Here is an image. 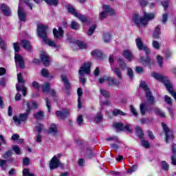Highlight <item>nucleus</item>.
Masks as SVG:
<instances>
[{"mask_svg": "<svg viewBox=\"0 0 176 176\" xmlns=\"http://www.w3.org/2000/svg\"><path fill=\"white\" fill-rule=\"evenodd\" d=\"M103 41L105 43H109V42H111V34L104 33Z\"/></svg>", "mask_w": 176, "mask_h": 176, "instance_id": "nucleus-34", "label": "nucleus"}, {"mask_svg": "<svg viewBox=\"0 0 176 176\" xmlns=\"http://www.w3.org/2000/svg\"><path fill=\"white\" fill-rule=\"evenodd\" d=\"M43 129V125L38 124L36 126V131H38V134H41Z\"/></svg>", "mask_w": 176, "mask_h": 176, "instance_id": "nucleus-55", "label": "nucleus"}, {"mask_svg": "<svg viewBox=\"0 0 176 176\" xmlns=\"http://www.w3.org/2000/svg\"><path fill=\"white\" fill-rule=\"evenodd\" d=\"M135 130L139 138L140 139L144 138V131H142V129L141 127L136 126L135 128Z\"/></svg>", "mask_w": 176, "mask_h": 176, "instance_id": "nucleus-27", "label": "nucleus"}, {"mask_svg": "<svg viewBox=\"0 0 176 176\" xmlns=\"http://www.w3.org/2000/svg\"><path fill=\"white\" fill-rule=\"evenodd\" d=\"M113 115L114 116H118V115H120L121 116H124V115H126V114L121 110L116 109L113 111Z\"/></svg>", "mask_w": 176, "mask_h": 176, "instance_id": "nucleus-37", "label": "nucleus"}, {"mask_svg": "<svg viewBox=\"0 0 176 176\" xmlns=\"http://www.w3.org/2000/svg\"><path fill=\"white\" fill-rule=\"evenodd\" d=\"M140 113L143 116L146 115V111H148V105H146V103H141L140 105Z\"/></svg>", "mask_w": 176, "mask_h": 176, "instance_id": "nucleus-22", "label": "nucleus"}, {"mask_svg": "<svg viewBox=\"0 0 176 176\" xmlns=\"http://www.w3.org/2000/svg\"><path fill=\"white\" fill-rule=\"evenodd\" d=\"M23 105H26V113H20L19 116H14L13 120L16 124V126H20L22 122H25L27 119H28V115H30V113L31 112V110L32 109L30 107V102L24 101Z\"/></svg>", "mask_w": 176, "mask_h": 176, "instance_id": "nucleus-3", "label": "nucleus"}, {"mask_svg": "<svg viewBox=\"0 0 176 176\" xmlns=\"http://www.w3.org/2000/svg\"><path fill=\"white\" fill-rule=\"evenodd\" d=\"M168 20V13L163 14L160 19V21L162 23V24H166Z\"/></svg>", "mask_w": 176, "mask_h": 176, "instance_id": "nucleus-36", "label": "nucleus"}, {"mask_svg": "<svg viewBox=\"0 0 176 176\" xmlns=\"http://www.w3.org/2000/svg\"><path fill=\"white\" fill-rule=\"evenodd\" d=\"M60 78L62 79V82H63L65 85L63 91H65L66 93H68V90H70L71 89V85L69 84V81H68V78L65 74L61 75Z\"/></svg>", "mask_w": 176, "mask_h": 176, "instance_id": "nucleus-12", "label": "nucleus"}, {"mask_svg": "<svg viewBox=\"0 0 176 176\" xmlns=\"http://www.w3.org/2000/svg\"><path fill=\"white\" fill-rule=\"evenodd\" d=\"M94 31H96V25H94L92 27L89 28V30L87 32V34L89 35V36H91V35L94 34Z\"/></svg>", "mask_w": 176, "mask_h": 176, "instance_id": "nucleus-41", "label": "nucleus"}, {"mask_svg": "<svg viewBox=\"0 0 176 176\" xmlns=\"http://www.w3.org/2000/svg\"><path fill=\"white\" fill-rule=\"evenodd\" d=\"M53 34L54 38H63V36H64V30L61 27H58V30L56 28H54Z\"/></svg>", "mask_w": 176, "mask_h": 176, "instance_id": "nucleus-17", "label": "nucleus"}, {"mask_svg": "<svg viewBox=\"0 0 176 176\" xmlns=\"http://www.w3.org/2000/svg\"><path fill=\"white\" fill-rule=\"evenodd\" d=\"M112 71L115 73V75L117 76L118 79H123V75H122V72L120 71V69H119V67H112Z\"/></svg>", "mask_w": 176, "mask_h": 176, "instance_id": "nucleus-25", "label": "nucleus"}, {"mask_svg": "<svg viewBox=\"0 0 176 176\" xmlns=\"http://www.w3.org/2000/svg\"><path fill=\"white\" fill-rule=\"evenodd\" d=\"M155 113H157L158 115H160V116H161L162 118H164L165 116L164 113H163V111H162L160 109H155Z\"/></svg>", "mask_w": 176, "mask_h": 176, "instance_id": "nucleus-58", "label": "nucleus"}, {"mask_svg": "<svg viewBox=\"0 0 176 176\" xmlns=\"http://www.w3.org/2000/svg\"><path fill=\"white\" fill-rule=\"evenodd\" d=\"M102 113L99 112L96 115L94 121L95 123H101V122H102Z\"/></svg>", "mask_w": 176, "mask_h": 176, "instance_id": "nucleus-29", "label": "nucleus"}, {"mask_svg": "<svg viewBox=\"0 0 176 176\" xmlns=\"http://www.w3.org/2000/svg\"><path fill=\"white\" fill-rule=\"evenodd\" d=\"M107 141H113L114 142H118V137L116 136H110L106 139Z\"/></svg>", "mask_w": 176, "mask_h": 176, "instance_id": "nucleus-61", "label": "nucleus"}, {"mask_svg": "<svg viewBox=\"0 0 176 176\" xmlns=\"http://www.w3.org/2000/svg\"><path fill=\"white\" fill-rule=\"evenodd\" d=\"M50 134H56L57 133V126L54 124H52L51 126L48 130Z\"/></svg>", "mask_w": 176, "mask_h": 176, "instance_id": "nucleus-33", "label": "nucleus"}, {"mask_svg": "<svg viewBox=\"0 0 176 176\" xmlns=\"http://www.w3.org/2000/svg\"><path fill=\"white\" fill-rule=\"evenodd\" d=\"M118 63L120 65V68L122 69V71H124V69H127V64L124 63V60L122 58H118Z\"/></svg>", "mask_w": 176, "mask_h": 176, "instance_id": "nucleus-24", "label": "nucleus"}, {"mask_svg": "<svg viewBox=\"0 0 176 176\" xmlns=\"http://www.w3.org/2000/svg\"><path fill=\"white\" fill-rule=\"evenodd\" d=\"M99 83L102 84L104 82H108V76H104L103 77L100 78L99 79Z\"/></svg>", "mask_w": 176, "mask_h": 176, "instance_id": "nucleus-60", "label": "nucleus"}, {"mask_svg": "<svg viewBox=\"0 0 176 176\" xmlns=\"http://www.w3.org/2000/svg\"><path fill=\"white\" fill-rule=\"evenodd\" d=\"M130 111L131 113H133V116H138V112L137 111V109L132 104L130 105Z\"/></svg>", "mask_w": 176, "mask_h": 176, "instance_id": "nucleus-46", "label": "nucleus"}, {"mask_svg": "<svg viewBox=\"0 0 176 176\" xmlns=\"http://www.w3.org/2000/svg\"><path fill=\"white\" fill-rule=\"evenodd\" d=\"M12 151H14L16 155H20L21 153V150H20V147L17 145L12 146Z\"/></svg>", "mask_w": 176, "mask_h": 176, "instance_id": "nucleus-43", "label": "nucleus"}, {"mask_svg": "<svg viewBox=\"0 0 176 176\" xmlns=\"http://www.w3.org/2000/svg\"><path fill=\"white\" fill-rule=\"evenodd\" d=\"M155 19V14L148 13L144 12L143 17H141L138 14L133 15V22L137 27H146L148 22Z\"/></svg>", "mask_w": 176, "mask_h": 176, "instance_id": "nucleus-1", "label": "nucleus"}, {"mask_svg": "<svg viewBox=\"0 0 176 176\" xmlns=\"http://www.w3.org/2000/svg\"><path fill=\"white\" fill-rule=\"evenodd\" d=\"M91 67V64L90 63H85L82 67H81L78 71V74L80 75L79 79L80 82L82 84L86 83V78L82 76L87 74L89 75L90 74V68Z\"/></svg>", "mask_w": 176, "mask_h": 176, "instance_id": "nucleus-5", "label": "nucleus"}, {"mask_svg": "<svg viewBox=\"0 0 176 176\" xmlns=\"http://www.w3.org/2000/svg\"><path fill=\"white\" fill-rule=\"evenodd\" d=\"M162 126L165 133L166 144H168V142L173 140V130L170 129V128L167 127V125L164 124V122L162 123Z\"/></svg>", "mask_w": 176, "mask_h": 176, "instance_id": "nucleus-8", "label": "nucleus"}, {"mask_svg": "<svg viewBox=\"0 0 176 176\" xmlns=\"http://www.w3.org/2000/svg\"><path fill=\"white\" fill-rule=\"evenodd\" d=\"M67 9L69 13H72V14L75 16V17H76L79 14V13L76 12V10H75V8H74L71 6H67Z\"/></svg>", "mask_w": 176, "mask_h": 176, "instance_id": "nucleus-30", "label": "nucleus"}, {"mask_svg": "<svg viewBox=\"0 0 176 176\" xmlns=\"http://www.w3.org/2000/svg\"><path fill=\"white\" fill-rule=\"evenodd\" d=\"M141 144L144 148H149V142H148L146 140H141Z\"/></svg>", "mask_w": 176, "mask_h": 176, "instance_id": "nucleus-63", "label": "nucleus"}, {"mask_svg": "<svg viewBox=\"0 0 176 176\" xmlns=\"http://www.w3.org/2000/svg\"><path fill=\"white\" fill-rule=\"evenodd\" d=\"M23 176H35V175L30 173V170L28 168H25L23 170Z\"/></svg>", "mask_w": 176, "mask_h": 176, "instance_id": "nucleus-47", "label": "nucleus"}, {"mask_svg": "<svg viewBox=\"0 0 176 176\" xmlns=\"http://www.w3.org/2000/svg\"><path fill=\"white\" fill-rule=\"evenodd\" d=\"M47 27L43 25H38L37 28V34L39 38H42L43 42L47 43L48 46H51V47H56V45L54 41L49 40L47 38Z\"/></svg>", "mask_w": 176, "mask_h": 176, "instance_id": "nucleus-2", "label": "nucleus"}, {"mask_svg": "<svg viewBox=\"0 0 176 176\" xmlns=\"http://www.w3.org/2000/svg\"><path fill=\"white\" fill-rule=\"evenodd\" d=\"M0 48L1 50H6V43L5 41L0 40Z\"/></svg>", "mask_w": 176, "mask_h": 176, "instance_id": "nucleus-57", "label": "nucleus"}, {"mask_svg": "<svg viewBox=\"0 0 176 176\" xmlns=\"http://www.w3.org/2000/svg\"><path fill=\"white\" fill-rule=\"evenodd\" d=\"M18 84L16 85V91H22L23 97L27 96V87L24 86L25 85V80L23 78V74L19 73L17 74Z\"/></svg>", "mask_w": 176, "mask_h": 176, "instance_id": "nucleus-4", "label": "nucleus"}, {"mask_svg": "<svg viewBox=\"0 0 176 176\" xmlns=\"http://www.w3.org/2000/svg\"><path fill=\"white\" fill-rule=\"evenodd\" d=\"M77 124L78 126H82L83 124V116L82 115H79L77 118Z\"/></svg>", "mask_w": 176, "mask_h": 176, "instance_id": "nucleus-49", "label": "nucleus"}, {"mask_svg": "<svg viewBox=\"0 0 176 176\" xmlns=\"http://www.w3.org/2000/svg\"><path fill=\"white\" fill-rule=\"evenodd\" d=\"M31 87L35 89L36 90H39L41 86H39V84L36 81H33L32 82Z\"/></svg>", "mask_w": 176, "mask_h": 176, "instance_id": "nucleus-53", "label": "nucleus"}, {"mask_svg": "<svg viewBox=\"0 0 176 176\" xmlns=\"http://www.w3.org/2000/svg\"><path fill=\"white\" fill-rule=\"evenodd\" d=\"M107 82L109 86H116L120 85V81L115 78L107 76Z\"/></svg>", "mask_w": 176, "mask_h": 176, "instance_id": "nucleus-20", "label": "nucleus"}, {"mask_svg": "<svg viewBox=\"0 0 176 176\" xmlns=\"http://www.w3.org/2000/svg\"><path fill=\"white\" fill-rule=\"evenodd\" d=\"M153 47L156 49V50H159V49H160V43L157 41H153Z\"/></svg>", "mask_w": 176, "mask_h": 176, "instance_id": "nucleus-50", "label": "nucleus"}, {"mask_svg": "<svg viewBox=\"0 0 176 176\" xmlns=\"http://www.w3.org/2000/svg\"><path fill=\"white\" fill-rule=\"evenodd\" d=\"M34 118L38 120H42V119L45 118V113H43V111H38L37 113H34Z\"/></svg>", "mask_w": 176, "mask_h": 176, "instance_id": "nucleus-32", "label": "nucleus"}, {"mask_svg": "<svg viewBox=\"0 0 176 176\" xmlns=\"http://www.w3.org/2000/svg\"><path fill=\"white\" fill-rule=\"evenodd\" d=\"M76 45L80 49H86V47H87V45H86L83 41H78Z\"/></svg>", "mask_w": 176, "mask_h": 176, "instance_id": "nucleus-44", "label": "nucleus"}, {"mask_svg": "<svg viewBox=\"0 0 176 176\" xmlns=\"http://www.w3.org/2000/svg\"><path fill=\"white\" fill-rule=\"evenodd\" d=\"M41 60L43 61L45 67H49L50 64V60H49V55L46 52H41Z\"/></svg>", "mask_w": 176, "mask_h": 176, "instance_id": "nucleus-14", "label": "nucleus"}, {"mask_svg": "<svg viewBox=\"0 0 176 176\" xmlns=\"http://www.w3.org/2000/svg\"><path fill=\"white\" fill-rule=\"evenodd\" d=\"M140 63L143 64V65H149V67L155 64V60L151 59V58L147 57L146 59L144 57L140 58Z\"/></svg>", "mask_w": 176, "mask_h": 176, "instance_id": "nucleus-18", "label": "nucleus"}, {"mask_svg": "<svg viewBox=\"0 0 176 176\" xmlns=\"http://www.w3.org/2000/svg\"><path fill=\"white\" fill-rule=\"evenodd\" d=\"M113 126L118 130V131H124V130L129 131V133H131L132 131L129 128L131 127V124L124 125L122 123L116 122L113 124Z\"/></svg>", "mask_w": 176, "mask_h": 176, "instance_id": "nucleus-10", "label": "nucleus"}, {"mask_svg": "<svg viewBox=\"0 0 176 176\" xmlns=\"http://www.w3.org/2000/svg\"><path fill=\"white\" fill-rule=\"evenodd\" d=\"M137 168H138V165H133L129 168V169L127 170V173L129 174H133V173L137 170Z\"/></svg>", "mask_w": 176, "mask_h": 176, "instance_id": "nucleus-48", "label": "nucleus"}, {"mask_svg": "<svg viewBox=\"0 0 176 176\" xmlns=\"http://www.w3.org/2000/svg\"><path fill=\"white\" fill-rule=\"evenodd\" d=\"M160 34H162V32H160V26H157L154 30L153 38H155V39H159Z\"/></svg>", "mask_w": 176, "mask_h": 176, "instance_id": "nucleus-26", "label": "nucleus"}, {"mask_svg": "<svg viewBox=\"0 0 176 176\" xmlns=\"http://www.w3.org/2000/svg\"><path fill=\"white\" fill-rule=\"evenodd\" d=\"M85 156L88 157V159H91L94 157V153L93 152L92 149H87Z\"/></svg>", "mask_w": 176, "mask_h": 176, "instance_id": "nucleus-38", "label": "nucleus"}, {"mask_svg": "<svg viewBox=\"0 0 176 176\" xmlns=\"http://www.w3.org/2000/svg\"><path fill=\"white\" fill-rule=\"evenodd\" d=\"M58 167L63 168L64 164L60 162V160H58L56 156H54L50 162V168H51V170H55V168H58Z\"/></svg>", "mask_w": 176, "mask_h": 176, "instance_id": "nucleus-9", "label": "nucleus"}, {"mask_svg": "<svg viewBox=\"0 0 176 176\" xmlns=\"http://www.w3.org/2000/svg\"><path fill=\"white\" fill-rule=\"evenodd\" d=\"M140 87L144 90L146 97L147 98L149 104H155V98L152 96V92H151V90L149 89V87H148V85H146V83H145V82H142L140 83Z\"/></svg>", "mask_w": 176, "mask_h": 176, "instance_id": "nucleus-6", "label": "nucleus"}, {"mask_svg": "<svg viewBox=\"0 0 176 176\" xmlns=\"http://www.w3.org/2000/svg\"><path fill=\"white\" fill-rule=\"evenodd\" d=\"M162 168V170H164L165 171H168V168H170V166L166 161H162L161 163Z\"/></svg>", "mask_w": 176, "mask_h": 176, "instance_id": "nucleus-40", "label": "nucleus"}, {"mask_svg": "<svg viewBox=\"0 0 176 176\" xmlns=\"http://www.w3.org/2000/svg\"><path fill=\"white\" fill-rule=\"evenodd\" d=\"M135 43L139 50H143L144 52H145L146 56H148V54H151V50H149V48H148V46H146V45L144 44V42H142V39L141 38V37H138L135 39Z\"/></svg>", "mask_w": 176, "mask_h": 176, "instance_id": "nucleus-7", "label": "nucleus"}, {"mask_svg": "<svg viewBox=\"0 0 176 176\" xmlns=\"http://www.w3.org/2000/svg\"><path fill=\"white\" fill-rule=\"evenodd\" d=\"M21 45L25 50H31V44L27 40H21Z\"/></svg>", "mask_w": 176, "mask_h": 176, "instance_id": "nucleus-23", "label": "nucleus"}, {"mask_svg": "<svg viewBox=\"0 0 176 176\" xmlns=\"http://www.w3.org/2000/svg\"><path fill=\"white\" fill-rule=\"evenodd\" d=\"M41 75L43 76H49V71L46 69H43L41 70Z\"/></svg>", "mask_w": 176, "mask_h": 176, "instance_id": "nucleus-64", "label": "nucleus"}, {"mask_svg": "<svg viewBox=\"0 0 176 176\" xmlns=\"http://www.w3.org/2000/svg\"><path fill=\"white\" fill-rule=\"evenodd\" d=\"M56 115L60 119L64 120L69 116V111L68 110L58 111L56 112Z\"/></svg>", "mask_w": 176, "mask_h": 176, "instance_id": "nucleus-16", "label": "nucleus"}, {"mask_svg": "<svg viewBox=\"0 0 176 176\" xmlns=\"http://www.w3.org/2000/svg\"><path fill=\"white\" fill-rule=\"evenodd\" d=\"M100 94L104 97V98H109V92L105 89H100Z\"/></svg>", "mask_w": 176, "mask_h": 176, "instance_id": "nucleus-39", "label": "nucleus"}, {"mask_svg": "<svg viewBox=\"0 0 176 176\" xmlns=\"http://www.w3.org/2000/svg\"><path fill=\"white\" fill-rule=\"evenodd\" d=\"M103 12L105 13H107L110 14V16H113L114 14H116V12H115V10L109 7V6L104 5L103 6Z\"/></svg>", "mask_w": 176, "mask_h": 176, "instance_id": "nucleus-21", "label": "nucleus"}, {"mask_svg": "<svg viewBox=\"0 0 176 176\" xmlns=\"http://www.w3.org/2000/svg\"><path fill=\"white\" fill-rule=\"evenodd\" d=\"M18 16L20 21H25L27 14L24 12V9L20 6L18 8Z\"/></svg>", "mask_w": 176, "mask_h": 176, "instance_id": "nucleus-15", "label": "nucleus"}, {"mask_svg": "<svg viewBox=\"0 0 176 176\" xmlns=\"http://www.w3.org/2000/svg\"><path fill=\"white\" fill-rule=\"evenodd\" d=\"M13 47L14 51L16 52V53H19V52H20V45L19 43H14Z\"/></svg>", "mask_w": 176, "mask_h": 176, "instance_id": "nucleus-56", "label": "nucleus"}, {"mask_svg": "<svg viewBox=\"0 0 176 176\" xmlns=\"http://www.w3.org/2000/svg\"><path fill=\"white\" fill-rule=\"evenodd\" d=\"M122 56L126 58V60H129V61H133V60H134V56H133L131 51L129 50H124Z\"/></svg>", "mask_w": 176, "mask_h": 176, "instance_id": "nucleus-19", "label": "nucleus"}, {"mask_svg": "<svg viewBox=\"0 0 176 176\" xmlns=\"http://www.w3.org/2000/svg\"><path fill=\"white\" fill-rule=\"evenodd\" d=\"M165 102L168 104V105H173V100H171V98L168 97V96H164Z\"/></svg>", "mask_w": 176, "mask_h": 176, "instance_id": "nucleus-51", "label": "nucleus"}, {"mask_svg": "<svg viewBox=\"0 0 176 176\" xmlns=\"http://www.w3.org/2000/svg\"><path fill=\"white\" fill-rule=\"evenodd\" d=\"M42 91H43L44 93H47V91L50 90V83L45 82L42 85Z\"/></svg>", "mask_w": 176, "mask_h": 176, "instance_id": "nucleus-35", "label": "nucleus"}, {"mask_svg": "<svg viewBox=\"0 0 176 176\" xmlns=\"http://www.w3.org/2000/svg\"><path fill=\"white\" fill-rule=\"evenodd\" d=\"M139 3L142 8H145V6H147L149 2L148 0H139Z\"/></svg>", "mask_w": 176, "mask_h": 176, "instance_id": "nucleus-52", "label": "nucleus"}, {"mask_svg": "<svg viewBox=\"0 0 176 176\" xmlns=\"http://www.w3.org/2000/svg\"><path fill=\"white\" fill-rule=\"evenodd\" d=\"M0 167H1L2 170H6V168H8V166L6 165V160H0Z\"/></svg>", "mask_w": 176, "mask_h": 176, "instance_id": "nucleus-45", "label": "nucleus"}, {"mask_svg": "<svg viewBox=\"0 0 176 176\" xmlns=\"http://www.w3.org/2000/svg\"><path fill=\"white\" fill-rule=\"evenodd\" d=\"M12 154L13 153L12 152V151L9 150L4 153L3 157V159H8V157H10V156H12Z\"/></svg>", "mask_w": 176, "mask_h": 176, "instance_id": "nucleus-54", "label": "nucleus"}, {"mask_svg": "<svg viewBox=\"0 0 176 176\" xmlns=\"http://www.w3.org/2000/svg\"><path fill=\"white\" fill-rule=\"evenodd\" d=\"M0 9L4 16H12V11H10V8H9V6H8V5L5 3H1L0 5Z\"/></svg>", "mask_w": 176, "mask_h": 176, "instance_id": "nucleus-13", "label": "nucleus"}, {"mask_svg": "<svg viewBox=\"0 0 176 176\" xmlns=\"http://www.w3.org/2000/svg\"><path fill=\"white\" fill-rule=\"evenodd\" d=\"M76 17H77L80 21H82V23H89V19L85 15L78 14Z\"/></svg>", "mask_w": 176, "mask_h": 176, "instance_id": "nucleus-31", "label": "nucleus"}, {"mask_svg": "<svg viewBox=\"0 0 176 176\" xmlns=\"http://www.w3.org/2000/svg\"><path fill=\"white\" fill-rule=\"evenodd\" d=\"M70 28H72V30H79V23L76 21H72L70 25Z\"/></svg>", "mask_w": 176, "mask_h": 176, "instance_id": "nucleus-42", "label": "nucleus"}, {"mask_svg": "<svg viewBox=\"0 0 176 176\" xmlns=\"http://www.w3.org/2000/svg\"><path fill=\"white\" fill-rule=\"evenodd\" d=\"M91 56L96 57L98 58H101L102 57V52L98 50H94L91 52Z\"/></svg>", "mask_w": 176, "mask_h": 176, "instance_id": "nucleus-28", "label": "nucleus"}, {"mask_svg": "<svg viewBox=\"0 0 176 176\" xmlns=\"http://www.w3.org/2000/svg\"><path fill=\"white\" fill-rule=\"evenodd\" d=\"M14 60L16 65L20 67V68H21L22 69H23L25 66L24 58H23V56H21V55L19 54H15Z\"/></svg>", "mask_w": 176, "mask_h": 176, "instance_id": "nucleus-11", "label": "nucleus"}, {"mask_svg": "<svg viewBox=\"0 0 176 176\" xmlns=\"http://www.w3.org/2000/svg\"><path fill=\"white\" fill-rule=\"evenodd\" d=\"M161 5L163 6L164 9H167L168 8V0H164L161 2Z\"/></svg>", "mask_w": 176, "mask_h": 176, "instance_id": "nucleus-62", "label": "nucleus"}, {"mask_svg": "<svg viewBox=\"0 0 176 176\" xmlns=\"http://www.w3.org/2000/svg\"><path fill=\"white\" fill-rule=\"evenodd\" d=\"M157 61L160 67H162L163 66V58H162V56H160V55H158L157 56Z\"/></svg>", "mask_w": 176, "mask_h": 176, "instance_id": "nucleus-59", "label": "nucleus"}]
</instances>
